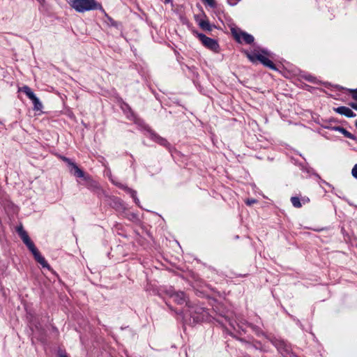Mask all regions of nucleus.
Here are the masks:
<instances>
[{
    "mask_svg": "<svg viewBox=\"0 0 357 357\" xmlns=\"http://www.w3.org/2000/svg\"><path fill=\"white\" fill-rule=\"evenodd\" d=\"M33 104V109L36 111L41 110L43 108V105L41 102L40 101L39 98L36 97V96L34 94L33 97L30 98Z\"/></svg>",
    "mask_w": 357,
    "mask_h": 357,
    "instance_id": "obj_15",
    "label": "nucleus"
},
{
    "mask_svg": "<svg viewBox=\"0 0 357 357\" xmlns=\"http://www.w3.org/2000/svg\"><path fill=\"white\" fill-rule=\"evenodd\" d=\"M204 3L208 4L211 8H215L216 6L215 0H202Z\"/></svg>",
    "mask_w": 357,
    "mask_h": 357,
    "instance_id": "obj_22",
    "label": "nucleus"
},
{
    "mask_svg": "<svg viewBox=\"0 0 357 357\" xmlns=\"http://www.w3.org/2000/svg\"><path fill=\"white\" fill-rule=\"evenodd\" d=\"M258 61H260L264 66L269 68L272 70H277L275 65L269 59L266 57L264 55H259L258 56Z\"/></svg>",
    "mask_w": 357,
    "mask_h": 357,
    "instance_id": "obj_14",
    "label": "nucleus"
},
{
    "mask_svg": "<svg viewBox=\"0 0 357 357\" xmlns=\"http://www.w3.org/2000/svg\"><path fill=\"white\" fill-rule=\"evenodd\" d=\"M328 129H331L332 130H335L341 132L345 137H347L352 140H356V137L354 135L351 134L349 131H347L345 128L341 126H333V127H326Z\"/></svg>",
    "mask_w": 357,
    "mask_h": 357,
    "instance_id": "obj_13",
    "label": "nucleus"
},
{
    "mask_svg": "<svg viewBox=\"0 0 357 357\" xmlns=\"http://www.w3.org/2000/svg\"><path fill=\"white\" fill-rule=\"evenodd\" d=\"M136 218V215L135 214H132L131 218Z\"/></svg>",
    "mask_w": 357,
    "mask_h": 357,
    "instance_id": "obj_35",
    "label": "nucleus"
},
{
    "mask_svg": "<svg viewBox=\"0 0 357 357\" xmlns=\"http://www.w3.org/2000/svg\"><path fill=\"white\" fill-rule=\"evenodd\" d=\"M20 91L24 93L27 97L30 99L35 94L31 88L28 86H24L20 89Z\"/></svg>",
    "mask_w": 357,
    "mask_h": 357,
    "instance_id": "obj_18",
    "label": "nucleus"
},
{
    "mask_svg": "<svg viewBox=\"0 0 357 357\" xmlns=\"http://www.w3.org/2000/svg\"><path fill=\"white\" fill-rule=\"evenodd\" d=\"M69 4L78 13L94 10H103L102 5L96 0H70Z\"/></svg>",
    "mask_w": 357,
    "mask_h": 357,
    "instance_id": "obj_3",
    "label": "nucleus"
},
{
    "mask_svg": "<svg viewBox=\"0 0 357 357\" xmlns=\"http://www.w3.org/2000/svg\"><path fill=\"white\" fill-rule=\"evenodd\" d=\"M60 357H68L66 354H61Z\"/></svg>",
    "mask_w": 357,
    "mask_h": 357,
    "instance_id": "obj_33",
    "label": "nucleus"
},
{
    "mask_svg": "<svg viewBox=\"0 0 357 357\" xmlns=\"http://www.w3.org/2000/svg\"><path fill=\"white\" fill-rule=\"evenodd\" d=\"M240 0H227V3L230 5V6H235L238 3V2Z\"/></svg>",
    "mask_w": 357,
    "mask_h": 357,
    "instance_id": "obj_28",
    "label": "nucleus"
},
{
    "mask_svg": "<svg viewBox=\"0 0 357 357\" xmlns=\"http://www.w3.org/2000/svg\"><path fill=\"white\" fill-rule=\"evenodd\" d=\"M199 25L203 30H206V31L212 30V26L210 24L209 22L207 20H201L199 23Z\"/></svg>",
    "mask_w": 357,
    "mask_h": 357,
    "instance_id": "obj_17",
    "label": "nucleus"
},
{
    "mask_svg": "<svg viewBox=\"0 0 357 357\" xmlns=\"http://www.w3.org/2000/svg\"><path fill=\"white\" fill-rule=\"evenodd\" d=\"M119 188L125 190L127 193L130 194L134 202L137 204L139 203V199L137 197V192L132 188H128L127 185L120 183H115Z\"/></svg>",
    "mask_w": 357,
    "mask_h": 357,
    "instance_id": "obj_12",
    "label": "nucleus"
},
{
    "mask_svg": "<svg viewBox=\"0 0 357 357\" xmlns=\"http://www.w3.org/2000/svg\"><path fill=\"white\" fill-rule=\"evenodd\" d=\"M291 202L295 208H301L302 206L301 200L297 197H292L291 198Z\"/></svg>",
    "mask_w": 357,
    "mask_h": 357,
    "instance_id": "obj_20",
    "label": "nucleus"
},
{
    "mask_svg": "<svg viewBox=\"0 0 357 357\" xmlns=\"http://www.w3.org/2000/svg\"><path fill=\"white\" fill-rule=\"evenodd\" d=\"M351 174L355 178H357V164H356L353 167L351 170Z\"/></svg>",
    "mask_w": 357,
    "mask_h": 357,
    "instance_id": "obj_26",
    "label": "nucleus"
},
{
    "mask_svg": "<svg viewBox=\"0 0 357 357\" xmlns=\"http://www.w3.org/2000/svg\"><path fill=\"white\" fill-rule=\"evenodd\" d=\"M62 160L67 163L70 168V172L73 174L75 176H83V170L81 169L76 163L73 162L70 159L63 157Z\"/></svg>",
    "mask_w": 357,
    "mask_h": 357,
    "instance_id": "obj_9",
    "label": "nucleus"
},
{
    "mask_svg": "<svg viewBox=\"0 0 357 357\" xmlns=\"http://www.w3.org/2000/svg\"><path fill=\"white\" fill-rule=\"evenodd\" d=\"M62 160L67 163L70 168V172L73 174L75 176H83V170L81 169L76 163L73 162L70 159L63 157Z\"/></svg>",
    "mask_w": 357,
    "mask_h": 357,
    "instance_id": "obj_8",
    "label": "nucleus"
},
{
    "mask_svg": "<svg viewBox=\"0 0 357 357\" xmlns=\"http://www.w3.org/2000/svg\"><path fill=\"white\" fill-rule=\"evenodd\" d=\"M136 218V215L135 214H132L131 218Z\"/></svg>",
    "mask_w": 357,
    "mask_h": 357,
    "instance_id": "obj_36",
    "label": "nucleus"
},
{
    "mask_svg": "<svg viewBox=\"0 0 357 357\" xmlns=\"http://www.w3.org/2000/svg\"><path fill=\"white\" fill-rule=\"evenodd\" d=\"M197 36L206 48L215 52H218L220 46L216 40L207 37L206 35L201 33H197Z\"/></svg>",
    "mask_w": 357,
    "mask_h": 357,
    "instance_id": "obj_6",
    "label": "nucleus"
},
{
    "mask_svg": "<svg viewBox=\"0 0 357 357\" xmlns=\"http://www.w3.org/2000/svg\"><path fill=\"white\" fill-rule=\"evenodd\" d=\"M171 1H172V0H165V2L166 3H170Z\"/></svg>",
    "mask_w": 357,
    "mask_h": 357,
    "instance_id": "obj_32",
    "label": "nucleus"
},
{
    "mask_svg": "<svg viewBox=\"0 0 357 357\" xmlns=\"http://www.w3.org/2000/svg\"><path fill=\"white\" fill-rule=\"evenodd\" d=\"M334 111L337 114L345 116L348 118H352L356 116V114L351 109L345 106H340L334 108Z\"/></svg>",
    "mask_w": 357,
    "mask_h": 357,
    "instance_id": "obj_10",
    "label": "nucleus"
},
{
    "mask_svg": "<svg viewBox=\"0 0 357 357\" xmlns=\"http://www.w3.org/2000/svg\"><path fill=\"white\" fill-rule=\"evenodd\" d=\"M252 328L258 336L263 334V332L259 327L255 326H252Z\"/></svg>",
    "mask_w": 357,
    "mask_h": 357,
    "instance_id": "obj_23",
    "label": "nucleus"
},
{
    "mask_svg": "<svg viewBox=\"0 0 357 357\" xmlns=\"http://www.w3.org/2000/svg\"><path fill=\"white\" fill-rule=\"evenodd\" d=\"M257 202V200L255 199H248L245 201V204L248 205V206H251L252 204H255Z\"/></svg>",
    "mask_w": 357,
    "mask_h": 357,
    "instance_id": "obj_27",
    "label": "nucleus"
},
{
    "mask_svg": "<svg viewBox=\"0 0 357 357\" xmlns=\"http://www.w3.org/2000/svg\"><path fill=\"white\" fill-rule=\"evenodd\" d=\"M261 53H263L264 54L269 56V52H268V50H261Z\"/></svg>",
    "mask_w": 357,
    "mask_h": 357,
    "instance_id": "obj_30",
    "label": "nucleus"
},
{
    "mask_svg": "<svg viewBox=\"0 0 357 357\" xmlns=\"http://www.w3.org/2000/svg\"><path fill=\"white\" fill-rule=\"evenodd\" d=\"M349 105L353 108L354 109L357 111V103L356 102H349Z\"/></svg>",
    "mask_w": 357,
    "mask_h": 357,
    "instance_id": "obj_29",
    "label": "nucleus"
},
{
    "mask_svg": "<svg viewBox=\"0 0 357 357\" xmlns=\"http://www.w3.org/2000/svg\"><path fill=\"white\" fill-rule=\"evenodd\" d=\"M77 177L82 178L83 181L81 183V185H84L91 192L99 193L101 191V188L99 183L95 181L89 174H86L84 171L82 176Z\"/></svg>",
    "mask_w": 357,
    "mask_h": 357,
    "instance_id": "obj_5",
    "label": "nucleus"
},
{
    "mask_svg": "<svg viewBox=\"0 0 357 357\" xmlns=\"http://www.w3.org/2000/svg\"><path fill=\"white\" fill-rule=\"evenodd\" d=\"M241 36H242L243 41L246 44H252L254 42V37L246 32L241 31Z\"/></svg>",
    "mask_w": 357,
    "mask_h": 357,
    "instance_id": "obj_16",
    "label": "nucleus"
},
{
    "mask_svg": "<svg viewBox=\"0 0 357 357\" xmlns=\"http://www.w3.org/2000/svg\"><path fill=\"white\" fill-rule=\"evenodd\" d=\"M17 232L20 236L23 243L26 245L28 249L33 254L35 260L39 263L43 268H50V265L45 260V259L41 255L38 250L35 246L33 242L30 239L27 232L23 229V227H19L17 229Z\"/></svg>",
    "mask_w": 357,
    "mask_h": 357,
    "instance_id": "obj_1",
    "label": "nucleus"
},
{
    "mask_svg": "<svg viewBox=\"0 0 357 357\" xmlns=\"http://www.w3.org/2000/svg\"><path fill=\"white\" fill-rule=\"evenodd\" d=\"M220 316L222 318H224V319L225 320V321L228 322L229 324L231 326H234V324H233V321L231 320V319L230 318V316L229 314H228V313H225V314H222V313H219Z\"/></svg>",
    "mask_w": 357,
    "mask_h": 357,
    "instance_id": "obj_21",
    "label": "nucleus"
},
{
    "mask_svg": "<svg viewBox=\"0 0 357 357\" xmlns=\"http://www.w3.org/2000/svg\"><path fill=\"white\" fill-rule=\"evenodd\" d=\"M37 1L41 5H43L45 2V0H37Z\"/></svg>",
    "mask_w": 357,
    "mask_h": 357,
    "instance_id": "obj_31",
    "label": "nucleus"
},
{
    "mask_svg": "<svg viewBox=\"0 0 357 357\" xmlns=\"http://www.w3.org/2000/svg\"><path fill=\"white\" fill-rule=\"evenodd\" d=\"M350 93L351 94V97L354 100H357V89H350Z\"/></svg>",
    "mask_w": 357,
    "mask_h": 357,
    "instance_id": "obj_24",
    "label": "nucleus"
},
{
    "mask_svg": "<svg viewBox=\"0 0 357 357\" xmlns=\"http://www.w3.org/2000/svg\"><path fill=\"white\" fill-rule=\"evenodd\" d=\"M303 170L306 171L307 173H312L313 175H314L315 176L320 178L319 174H317L316 172H314L313 169L309 167V168H304Z\"/></svg>",
    "mask_w": 357,
    "mask_h": 357,
    "instance_id": "obj_25",
    "label": "nucleus"
},
{
    "mask_svg": "<svg viewBox=\"0 0 357 357\" xmlns=\"http://www.w3.org/2000/svg\"><path fill=\"white\" fill-rule=\"evenodd\" d=\"M246 55L250 61L255 63L257 61H258V56L261 55V54L246 52Z\"/></svg>",
    "mask_w": 357,
    "mask_h": 357,
    "instance_id": "obj_19",
    "label": "nucleus"
},
{
    "mask_svg": "<svg viewBox=\"0 0 357 357\" xmlns=\"http://www.w3.org/2000/svg\"><path fill=\"white\" fill-rule=\"evenodd\" d=\"M272 343L283 356L289 354L291 351V346L282 340L275 339Z\"/></svg>",
    "mask_w": 357,
    "mask_h": 357,
    "instance_id": "obj_7",
    "label": "nucleus"
},
{
    "mask_svg": "<svg viewBox=\"0 0 357 357\" xmlns=\"http://www.w3.org/2000/svg\"><path fill=\"white\" fill-rule=\"evenodd\" d=\"M176 313L183 317L189 316L193 319V322L195 323L203 321L208 316V312L205 308L199 305H191V303L183 310L176 312Z\"/></svg>",
    "mask_w": 357,
    "mask_h": 357,
    "instance_id": "obj_2",
    "label": "nucleus"
},
{
    "mask_svg": "<svg viewBox=\"0 0 357 357\" xmlns=\"http://www.w3.org/2000/svg\"><path fill=\"white\" fill-rule=\"evenodd\" d=\"M151 139L158 144L169 149L171 147L170 144L167 142V140L156 133H151Z\"/></svg>",
    "mask_w": 357,
    "mask_h": 357,
    "instance_id": "obj_11",
    "label": "nucleus"
},
{
    "mask_svg": "<svg viewBox=\"0 0 357 357\" xmlns=\"http://www.w3.org/2000/svg\"><path fill=\"white\" fill-rule=\"evenodd\" d=\"M235 37L237 40H239L238 36L237 34H235Z\"/></svg>",
    "mask_w": 357,
    "mask_h": 357,
    "instance_id": "obj_34",
    "label": "nucleus"
},
{
    "mask_svg": "<svg viewBox=\"0 0 357 357\" xmlns=\"http://www.w3.org/2000/svg\"><path fill=\"white\" fill-rule=\"evenodd\" d=\"M165 294L170 298H173L174 301L178 305H183L185 303V308L190 303L188 301L187 296L183 291H176L172 287H169L165 290Z\"/></svg>",
    "mask_w": 357,
    "mask_h": 357,
    "instance_id": "obj_4",
    "label": "nucleus"
},
{
    "mask_svg": "<svg viewBox=\"0 0 357 357\" xmlns=\"http://www.w3.org/2000/svg\"><path fill=\"white\" fill-rule=\"evenodd\" d=\"M355 126L357 127V120L355 122Z\"/></svg>",
    "mask_w": 357,
    "mask_h": 357,
    "instance_id": "obj_37",
    "label": "nucleus"
}]
</instances>
